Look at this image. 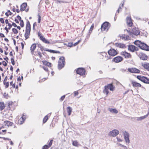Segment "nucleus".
I'll use <instances>...</instances> for the list:
<instances>
[{"mask_svg":"<svg viewBox=\"0 0 149 149\" xmlns=\"http://www.w3.org/2000/svg\"><path fill=\"white\" fill-rule=\"evenodd\" d=\"M115 87L112 84H109L107 86H104V89L103 90V92L105 93L106 95H107L109 93L108 90L109 89L110 91H113L114 90Z\"/></svg>","mask_w":149,"mask_h":149,"instance_id":"1","label":"nucleus"},{"mask_svg":"<svg viewBox=\"0 0 149 149\" xmlns=\"http://www.w3.org/2000/svg\"><path fill=\"white\" fill-rule=\"evenodd\" d=\"M30 25L29 21H28L26 23V29L24 34V36L26 39H27L29 38L30 35Z\"/></svg>","mask_w":149,"mask_h":149,"instance_id":"2","label":"nucleus"},{"mask_svg":"<svg viewBox=\"0 0 149 149\" xmlns=\"http://www.w3.org/2000/svg\"><path fill=\"white\" fill-rule=\"evenodd\" d=\"M65 64V58L63 56L61 57L58 61V67L59 69H61L63 68Z\"/></svg>","mask_w":149,"mask_h":149,"instance_id":"3","label":"nucleus"},{"mask_svg":"<svg viewBox=\"0 0 149 149\" xmlns=\"http://www.w3.org/2000/svg\"><path fill=\"white\" fill-rule=\"evenodd\" d=\"M122 133L124 136V138L126 143H130L129 139L130 135L129 133L125 130L122 131Z\"/></svg>","mask_w":149,"mask_h":149,"instance_id":"4","label":"nucleus"},{"mask_svg":"<svg viewBox=\"0 0 149 149\" xmlns=\"http://www.w3.org/2000/svg\"><path fill=\"white\" fill-rule=\"evenodd\" d=\"M110 27V24L108 22H104L101 26V29L102 31H107Z\"/></svg>","mask_w":149,"mask_h":149,"instance_id":"5","label":"nucleus"},{"mask_svg":"<svg viewBox=\"0 0 149 149\" xmlns=\"http://www.w3.org/2000/svg\"><path fill=\"white\" fill-rule=\"evenodd\" d=\"M137 78L138 79L144 83H149V79L147 77H145L144 76H138L137 77Z\"/></svg>","mask_w":149,"mask_h":149,"instance_id":"6","label":"nucleus"},{"mask_svg":"<svg viewBox=\"0 0 149 149\" xmlns=\"http://www.w3.org/2000/svg\"><path fill=\"white\" fill-rule=\"evenodd\" d=\"M119 131L117 130L114 129L110 131L108 134L109 136L112 137H115L119 134Z\"/></svg>","mask_w":149,"mask_h":149,"instance_id":"7","label":"nucleus"},{"mask_svg":"<svg viewBox=\"0 0 149 149\" xmlns=\"http://www.w3.org/2000/svg\"><path fill=\"white\" fill-rule=\"evenodd\" d=\"M125 31H126L130 35H131L133 33V34L136 36H137L140 33L139 31L137 29H136V28H134L133 29L132 32H130V31H129L127 29L125 30Z\"/></svg>","mask_w":149,"mask_h":149,"instance_id":"8","label":"nucleus"},{"mask_svg":"<svg viewBox=\"0 0 149 149\" xmlns=\"http://www.w3.org/2000/svg\"><path fill=\"white\" fill-rule=\"evenodd\" d=\"M77 74L81 76H83L85 74V70L83 68H79L76 70Z\"/></svg>","mask_w":149,"mask_h":149,"instance_id":"9","label":"nucleus"},{"mask_svg":"<svg viewBox=\"0 0 149 149\" xmlns=\"http://www.w3.org/2000/svg\"><path fill=\"white\" fill-rule=\"evenodd\" d=\"M108 52L109 55L112 56H114L118 54V52L116 50L112 48H111L109 50Z\"/></svg>","mask_w":149,"mask_h":149,"instance_id":"10","label":"nucleus"},{"mask_svg":"<svg viewBox=\"0 0 149 149\" xmlns=\"http://www.w3.org/2000/svg\"><path fill=\"white\" fill-rule=\"evenodd\" d=\"M128 71L131 73H139L140 72V70L138 69L135 68H128L127 69Z\"/></svg>","mask_w":149,"mask_h":149,"instance_id":"11","label":"nucleus"},{"mask_svg":"<svg viewBox=\"0 0 149 149\" xmlns=\"http://www.w3.org/2000/svg\"><path fill=\"white\" fill-rule=\"evenodd\" d=\"M120 54L124 56L125 58H129L131 57V55L129 53H127L125 51L121 52Z\"/></svg>","mask_w":149,"mask_h":149,"instance_id":"12","label":"nucleus"},{"mask_svg":"<svg viewBox=\"0 0 149 149\" xmlns=\"http://www.w3.org/2000/svg\"><path fill=\"white\" fill-rule=\"evenodd\" d=\"M140 47L142 49L146 51H149V46L144 43L142 42Z\"/></svg>","mask_w":149,"mask_h":149,"instance_id":"13","label":"nucleus"},{"mask_svg":"<svg viewBox=\"0 0 149 149\" xmlns=\"http://www.w3.org/2000/svg\"><path fill=\"white\" fill-rule=\"evenodd\" d=\"M114 45L117 47L120 48H125L126 47L125 45L122 43H116Z\"/></svg>","mask_w":149,"mask_h":149,"instance_id":"14","label":"nucleus"},{"mask_svg":"<svg viewBox=\"0 0 149 149\" xmlns=\"http://www.w3.org/2000/svg\"><path fill=\"white\" fill-rule=\"evenodd\" d=\"M137 48L134 46L132 45H129L128 47V50L132 52L136 51Z\"/></svg>","mask_w":149,"mask_h":149,"instance_id":"15","label":"nucleus"},{"mask_svg":"<svg viewBox=\"0 0 149 149\" xmlns=\"http://www.w3.org/2000/svg\"><path fill=\"white\" fill-rule=\"evenodd\" d=\"M123 60V58L120 56H117L114 58L113 61L116 63L120 62Z\"/></svg>","mask_w":149,"mask_h":149,"instance_id":"16","label":"nucleus"},{"mask_svg":"<svg viewBox=\"0 0 149 149\" xmlns=\"http://www.w3.org/2000/svg\"><path fill=\"white\" fill-rule=\"evenodd\" d=\"M25 120V117L24 115H23L18 120V124H22L24 122Z\"/></svg>","mask_w":149,"mask_h":149,"instance_id":"17","label":"nucleus"},{"mask_svg":"<svg viewBox=\"0 0 149 149\" xmlns=\"http://www.w3.org/2000/svg\"><path fill=\"white\" fill-rule=\"evenodd\" d=\"M127 22L128 25L130 27L132 25V21L131 18L130 17H127Z\"/></svg>","mask_w":149,"mask_h":149,"instance_id":"18","label":"nucleus"},{"mask_svg":"<svg viewBox=\"0 0 149 149\" xmlns=\"http://www.w3.org/2000/svg\"><path fill=\"white\" fill-rule=\"evenodd\" d=\"M36 44L34 43L33 44L31 47V51L32 54H33L34 53V50L36 49Z\"/></svg>","mask_w":149,"mask_h":149,"instance_id":"19","label":"nucleus"},{"mask_svg":"<svg viewBox=\"0 0 149 149\" xmlns=\"http://www.w3.org/2000/svg\"><path fill=\"white\" fill-rule=\"evenodd\" d=\"M108 110L111 113H118V111L116 109L109 108L108 109Z\"/></svg>","mask_w":149,"mask_h":149,"instance_id":"20","label":"nucleus"},{"mask_svg":"<svg viewBox=\"0 0 149 149\" xmlns=\"http://www.w3.org/2000/svg\"><path fill=\"white\" fill-rule=\"evenodd\" d=\"M27 6V4L26 3H23L21 6L20 10L21 11L24 10L26 8V7Z\"/></svg>","mask_w":149,"mask_h":149,"instance_id":"21","label":"nucleus"},{"mask_svg":"<svg viewBox=\"0 0 149 149\" xmlns=\"http://www.w3.org/2000/svg\"><path fill=\"white\" fill-rule=\"evenodd\" d=\"M142 66L143 67L148 70L149 71V63H145L142 64Z\"/></svg>","mask_w":149,"mask_h":149,"instance_id":"22","label":"nucleus"},{"mask_svg":"<svg viewBox=\"0 0 149 149\" xmlns=\"http://www.w3.org/2000/svg\"><path fill=\"white\" fill-rule=\"evenodd\" d=\"M132 84L133 86L141 87V85L139 83L136 82L134 81H132Z\"/></svg>","mask_w":149,"mask_h":149,"instance_id":"23","label":"nucleus"},{"mask_svg":"<svg viewBox=\"0 0 149 149\" xmlns=\"http://www.w3.org/2000/svg\"><path fill=\"white\" fill-rule=\"evenodd\" d=\"M4 123L5 125L7 126H11L13 125V123L11 122L8 121H4Z\"/></svg>","mask_w":149,"mask_h":149,"instance_id":"24","label":"nucleus"},{"mask_svg":"<svg viewBox=\"0 0 149 149\" xmlns=\"http://www.w3.org/2000/svg\"><path fill=\"white\" fill-rule=\"evenodd\" d=\"M129 36L126 35H122L120 37V38L122 39L125 40H128L129 39Z\"/></svg>","mask_w":149,"mask_h":149,"instance_id":"25","label":"nucleus"},{"mask_svg":"<svg viewBox=\"0 0 149 149\" xmlns=\"http://www.w3.org/2000/svg\"><path fill=\"white\" fill-rule=\"evenodd\" d=\"M72 108L70 107H68L67 108V111L68 113V115H70L72 111Z\"/></svg>","mask_w":149,"mask_h":149,"instance_id":"26","label":"nucleus"},{"mask_svg":"<svg viewBox=\"0 0 149 149\" xmlns=\"http://www.w3.org/2000/svg\"><path fill=\"white\" fill-rule=\"evenodd\" d=\"M5 105L3 102H0V111L2 110L5 107Z\"/></svg>","mask_w":149,"mask_h":149,"instance_id":"27","label":"nucleus"},{"mask_svg":"<svg viewBox=\"0 0 149 149\" xmlns=\"http://www.w3.org/2000/svg\"><path fill=\"white\" fill-rule=\"evenodd\" d=\"M142 42L139 40H136L134 42V44L139 47L141 45Z\"/></svg>","mask_w":149,"mask_h":149,"instance_id":"28","label":"nucleus"},{"mask_svg":"<svg viewBox=\"0 0 149 149\" xmlns=\"http://www.w3.org/2000/svg\"><path fill=\"white\" fill-rule=\"evenodd\" d=\"M148 117L147 115H145L144 116L138 117L137 118V120L138 121L141 120H143Z\"/></svg>","mask_w":149,"mask_h":149,"instance_id":"29","label":"nucleus"},{"mask_svg":"<svg viewBox=\"0 0 149 149\" xmlns=\"http://www.w3.org/2000/svg\"><path fill=\"white\" fill-rule=\"evenodd\" d=\"M42 62L43 63V64L46 65L47 66H51V63L48 62L47 61H42Z\"/></svg>","mask_w":149,"mask_h":149,"instance_id":"30","label":"nucleus"},{"mask_svg":"<svg viewBox=\"0 0 149 149\" xmlns=\"http://www.w3.org/2000/svg\"><path fill=\"white\" fill-rule=\"evenodd\" d=\"M40 40H41L43 42L47 44H49V42L47 41V40L45 39V38L43 37V36H41V38H40Z\"/></svg>","mask_w":149,"mask_h":149,"instance_id":"31","label":"nucleus"},{"mask_svg":"<svg viewBox=\"0 0 149 149\" xmlns=\"http://www.w3.org/2000/svg\"><path fill=\"white\" fill-rule=\"evenodd\" d=\"M103 55L105 56V58H106V59L107 60H108L109 59H111V57L110 55L108 56V55H107V53H106L105 52L103 53Z\"/></svg>","mask_w":149,"mask_h":149,"instance_id":"32","label":"nucleus"},{"mask_svg":"<svg viewBox=\"0 0 149 149\" xmlns=\"http://www.w3.org/2000/svg\"><path fill=\"white\" fill-rule=\"evenodd\" d=\"M72 145L74 146H78L79 144L78 143L77 141H72Z\"/></svg>","mask_w":149,"mask_h":149,"instance_id":"33","label":"nucleus"},{"mask_svg":"<svg viewBox=\"0 0 149 149\" xmlns=\"http://www.w3.org/2000/svg\"><path fill=\"white\" fill-rule=\"evenodd\" d=\"M124 2H123V3H121V4H122L121 6H120L119 8H118V9L117 10V12L118 13H119L120 11L122 10V7L124 5Z\"/></svg>","mask_w":149,"mask_h":149,"instance_id":"34","label":"nucleus"},{"mask_svg":"<svg viewBox=\"0 0 149 149\" xmlns=\"http://www.w3.org/2000/svg\"><path fill=\"white\" fill-rule=\"evenodd\" d=\"M12 14V13L9 10H8L7 12L5 13V15L7 16L8 17L11 15Z\"/></svg>","mask_w":149,"mask_h":149,"instance_id":"35","label":"nucleus"},{"mask_svg":"<svg viewBox=\"0 0 149 149\" xmlns=\"http://www.w3.org/2000/svg\"><path fill=\"white\" fill-rule=\"evenodd\" d=\"M48 119V117L47 115L45 116L44 118L43 121V122L44 123H45L46 122L47 120Z\"/></svg>","mask_w":149,"mask_h":149,"instance_id":"36","label":"nucleus"},{"mask_svg":"<svg viewBox=\"0 0 149 149\" xmlns=\"http://www.w3.org/2000/svg\"><path fill=\"white\" fill-rule=\"evenodd\" d=\"M3 84L5 86V88H8L9 86V83L8 82H6V81H3Z\"/></svg>","mask_w":149,"mask_h":149,"instance_id":"37","label":"nucleus"},{"mask_svg":"<svg viewBox=\"0 0 149 149\" xmlns=\"http://www.w3.org/2000/svg\"><path fill=\"white\" fill-rule=\"evenodd\" d=\"M45 51H48V52H50L56 53L55 52V51H54V50H49V49H45Z\"/></svg>","mask_w":149,"mask_h":149,"instance_id":"38","label":"nucleus"},{"mask_svg":"<svg viewBox=\"0 0 149 149\" xmlns=\"http://www.w3.org/2000/svg\"><path fill=\"white\" fill-rule=\"evenodd\" d=\"M13 32L14 34H17L18 33V31L17 29L15 28H13L12 29Z\"/></svg>","mask_w":149,"mask_h":149,"instance_id":"39","label":"nucleus"},{"mask_svg":"<svg viewBox=\"0 0 149 149\" xmlns=\"http://www.w3.org/2000/svg\"><path fill=\"white\" fill-rule=\"evenodd\" d=\"M49 148V147L48 146V145H46L43 147L42 148V149H47Z\"/></svg>","mask_w":149,"mask_h":149,"instance_id":"40","label":"nucleus"},{"mask_svg":"<svg viewBox=\"0 0 149 149\" xmlns=\"http://www.w3.org/2000/svg\"><path fill=\"white\" fill-rule=\"evenodd\" d=\"M20 25L21 27H23L24 26V22L22 20H21L20 22Z\"/></svg>","mask_w":149,"mask_h":149,"instance_id":"41","label":"nucleus"},{"mask_svg":"<svg viewBox=\"0 0 149 149\" xmlns=\"http://www.w3.org/2000/svg\"><path fill=\"white\" fill-rule=\"evenodd\" d=\"M93 28H94V24H93L91 26V28L89 30V31H90L91 32L92 31L93 29Z\"/></svg>","mask_w":149,"mask_h":149,"instance_id":"42","label":"nucleus"},{"mask_svg":"<svg viewBox=\"0 0 149 149\" xmlns=\"http://www.w3.org/2000/svg\"><path fill=\"white\" fill-rule=\"evenodd\" d=\"M38 55L39 56L40 58H41L42 57V55L41 53L40 52L38 51ZM36 55H38V54H36Z\"/></svg>","mask_w":149,"mask_h":149,"instance_id":"43","label":"nucleus"},{"mask_svg":"<svg viewBox=\"0 0 149 149\" xmlns=\"http://www.w3.org/2000/svg\"><path fill=\"white\" fill-rule=\"evenodd\" d=\"M91 33V32L90 31H89L87 35L86 36V38L88 39L89 38L90 36V35Z\"/></svg>","mask_w":149,"mask_h":149,"instance_id":"44","label":"nucleus"},{"mask_svg":"<svg viewBox=\"0 0 149 149\" xmlns=\"http://www.w3.org/2000/svg\"><path fill=\"white\" fill-rule=\"evenodd\" d=\"M11 63H12V64L13 65H14L15 64V61H14L13 58H11Z\"/></svg>","mask_w":149,"mask_h":149,"instance_id":"45","label":"nucleus"},{"mask_svg":"<svg viewBox=\"0 0 149 149\" xmlns=\"http://www.w3.org/2000/svg\"><path fill=\"white\" fill-rule=\"evenodd\" d=\"M53 141V140H51L49 143L48 146L49 147L52 144V142Z\"/></svg>","mask_w":149,"mask_h":149,"instance_id":"46","label":"nucleus"},{"mask_svg":"<svg viewBox=\"0 0 149 149\" xmlns=\"http://www.w3.org/2000/svg\"><path fill=\"white\" fill-rule=\"evenodd\" d=\"M42 68L45 71L47 72L48 71V69L47 67H45L44 66H43Z\"/></svg>","mask_w":149,"mask_h":149,"instance_id":"47","label":"nucleus"},{"mask_svg":"<svg viewBox=\"0 0 149 149\" xmlns=\"http://www.w3.org/2000/svg\"><path fill=\"white\" fill-rule=\"evenodd\" d=\"M143 57H141V58L143 60H146L147 58V56H146L144 55V56H143Z\"/></svg>","mask_w":149,"mask_h":149,"instance_id":"48","label":"nucleus"},{"mask_svg":"<svg viewBox=\"0 0 149 149\" xmlns=\"http://www.w3.org/2000/svg\"><path fill=\"white\" fill-rule=\"evenodd\" d=\"M81 41V40H79L77 42H75V43L74 44V46H76V45H77L78 44H79V42H80Z\"/></svg>","mask_w":149,"mask_h":149,"instance_id":"49","label":"nucleus"},{"mask_svg":"<svg viewBox=\"0 0 149 149\" xmlns=\"http://www.w3.org/2000/svg\"><path fill=\"white\" fill-rule=\"evenodd\" d=\"M65 97V95H64L63 96H62L60 99V100L61 101H63Z\"/></svg>","mask_w":149,"mask_h":149,"instance_id":"50","label":"nucleus"},{"mask_svg":"<svg viewBox=\"0 0 149 149\" xmlns=\"http://www.w3.org/2000/svg\"><path fill=\"white\" fill-rule=\"evenodd\" d=\"M67 46L68 47H71L72 46V43H71V42L68 43Z\"/></svg>","mask_w":149,"mask_h":149,"instance_id":"51","label":"nucleus"},{"mask_svg":"<svg viewBox=\"0 0 149 149\" xmlns=\"http://www.w3.org/2000/svg\"><path fill=\"white\" fill-rule=\"evenodd\" d=\"M0 21L2 24H3L4 23V20L3 18H1L0 19Z\"/></svg>","mask_w":149,"mask_h":149,"instance_id":"52","label":"nucleus"},{"mask_svg":"<svg viewBox=\"0 0 149 149\" xmlns=\"http://www.w3.org/2000/svg\"><path fill=\"white\" fill-rule=\"evenodd\" d=\"M41 20V16L39 15H38V23H40Z\"/></svg>","mask_w":149,"mask_h":149,"instance_id":"53","label":"nucleus"},{"mask_svg":"<svg viewBox=\"0 0 149 149\" xmlns=\"http://www.w3.org/2000/svg\"><path fill=\"white\" fill-rule=\"evenodd\" d=\"M74 96H76L77 95H78L79 94V93L77 91H75L74 92Z\"/></svg>","mask_w":149,"mask_h":149,"instance_id":"54","label":"nucleus"},{"mask_svg":"<svg viewBox=\"0 0 149 149\" xmlns=\"http://www.w3.org/2000/svg\"><path fill=\"white\" fill-rule=\"evenodd\" d=\"M2 63H3V65L5 66H7V63H6V62L5 61H3L2 62Z\"/></svg>","mask_w":149,"mask_h":149,"instance_id":"55","label":"nucleus"},{"mask_svg":"<svg viewBox=\"0 0 149 149\" xmlns=\"http://www.w3.org/2000/svg\"><path fill=\"white\" fill-rule=\"evenodd\" d=\"M117 141L118 142H122V141L123 140L121 139L118 138V137H117Z\"/></svg>","mask_w":149,"mask_h":149,"instance_id":"56","label":"nucleus"},{"mask_svg":"<svg viewBox=\"0 0 149 149\" xmlns=\"http://www.w3.org/2000/svg\"><path fill=\"white\" fill-rule=\"evenodd\" d=\"M38 36L39 37L40 39L41 38V36H43L41 34L40 32H38Z\"/></svg>","mask_w":149,"mask_h":149,"instance_id":"57","label":"nucleus"},{"mask_svg":"<svg viewBox=\"0 0 149 149\" xmlns=\"http://www.w3.org/2000/svg\"><path fill=\"white\" fill-rule=\"evenodd\" d=\"M8 25L9 26L8 29H10L12 27V25H11L10 24H8Z\"/></svg>","mask_w":149,"mask_h":149,"instance_id":"58","label":"nucleus"},{"mask_svg":"<svg viewBox=\"0 0 149 149\" xmlns=\"http://www.w3.org/2000/svg\"><path fill=\"white\" fill-rule=\"evenodd\" d=\"M3 138L5 140H10V139L8 138L3 137Z\"/></svg>","mask_w":149,"mask_h":149,"instance_id":"59","label":"nucleus"},{"mask_svg":"<svg viewBox=\"0 0 149 149\" xmlns=\"http://www.w3.org/2000/svg\"><path fill=\"white\" fill-rule=\"evenodd\" d=\"M17 19L19 20L20 21L21 20V17L19 16L18 15L17 16Z\"/></svg>","mask_w":149,"mask_h":149,"instance_id":"60","label":"nucleus"},{"mask_svg":"<svg viewBox=\"0 0 149 149\" xmlns=\"http://www.w3.org/2000/svg\"><path fill=\"white\" fill-rule=\"evenodd\" d=\"M0 36L1 37H5V36H4V35L2 33H0Z\"/></svg>","mask_w":149,"mask_h":149,"instance_id":"61","label":"nucleus"},{"mask_svg":"<svg viewBox=\"0 0 149 149\" xmlns=\"http://www.w3.org/2000/svg\"><path fill=\"white\" fill-rule=\"evenodd\" d=\"M12 25L14 27H17V25H16V24L15 23H13L12 26Z\"/></svg>","mask_w":149,"mask_h":149,"instance_id":"62","label":"nucleus"},{"mask_svg":"<svg viewBox=\"0 0 149 149\" xmlns=\"http://www.w3.org/2000/svg\"><path fill=\"white\" fill-rule=\"evenodd\" d=\"M122 147L124 148V149H127V148L126 146H125L123 145L122 146Z\"/></svg>","mask_w":149,"mask_h":149,"instance_id":"63","label":"nucleus"},{"mask_svg":"<svg viewBox=\"0 0 149 149\" xmlns=\"http://www.w3.org/2000/svg\"><path fill=\"white\" fill-rule=\"evenodd\" d=\"M15 21L16 23H19V21H18V19H15Z\"/></svg>","mask_w":149,"mask_h":149,"instance_id":"64","label":"nucleus"}]
</instances>
